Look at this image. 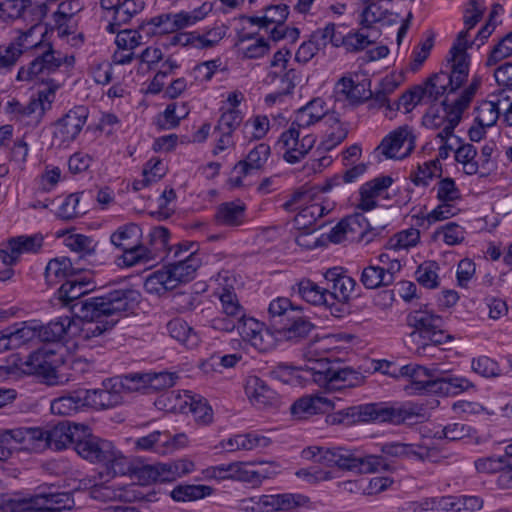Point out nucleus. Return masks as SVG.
Masks as SVG:
<instances>
[{
  "label": "nucleus",
  "mask_w": 512,
  "mask_h": 512,
  "mask_svg": "<svg viewBox=\"0 0 512 512\" xmlns=\"http://www.w3.org/2000/svg\"><path fill=\"white\" fill-rule=\"evenodd\" d=\"M93 288L89 280L72 277L58 288L53 299L81 320H92L100 314L125 313L139 303L140 294L132 288L114 289L82 300Z\"/></svg>",
  "instance_id": "nucleus-1"
},
{
  "label": "nucleus",
  "mask_w": 512,
  "mask_h": 512,
  "mask_svg": "<svg viewBox=\"0 0 512 512\" xmlns=\"http://www.w3.org/2000/svg\"><path fill=\"white\" fill-rule=\"evenodd\" d=\"M268 326L261 331L251 344L260 352L274 348L277 340L298 343L306 339L315 325L303 314L300 306L292 304L286 297L272 300L268 307Z\"/></svg>",
  "instance_id": "nucleus-2"
},
{
  "label": "nucleus",
  "mask_w": 512,
  "mask_h": 512,
  "mask_svg": "<svg viewBox=\"0 0 512 512\" xmlns=\"http://www.w3.org/2000/svg\"><path fill=\"white\" fill-rule=\"evenodd\" d=\"M472 387L467 378L447 374L435 364H418V423L427 420L429 411L439 406L436 395H457Z\"/></svg>",
  "instance_id": "nucleus-3"
},
{
  "label": "nucleus",
  "mask_w": 512,
  "mask_h": 512,
  "mask_svg": "<svg viewBox=\"0 0 512 512\" xmlns=\"http://www.w3.org/2000/svg\"><path fill=\"white\" fill-rule=\"evenodd\" d=\"M467 38V30L459 32L449 51L450 71L434 73L425 81L424 86L418 85V96H449L462 87L469 74V56L466 50L473 44Z\"/></svg>",
  "instance_id": "nucleus-4"
},
{
  "label": "nucleus",
  "mask_w": 512,
  "mask_h": 512,
  "mask_svg": "<svg viewBox=\"0 0 512 512\" xmlns=\"http://www.w3.org/2000/svg\"><path fill=\"white\" fill-rule=\"evenodd\" d=\"M302 455L305 459L314 460L328 467L335 466L359 473H374L388 469V464L382 456H363L344 447L310 446L303 450Z\"/></svg>",
  "instance_id": "nucleus-5"
},
{
  "label": "nucleus",
  "mask_w": 512,
  "mask_h": 512,
  "mask_svg": "<svg viewBox=\"0 0 512 512\" xmlns=\"http://www.w3.org/2000/svg\"><path fill=\"white\" fill-rule=\"evenodd\" d=\"M74 62V56L62 55L60 52L54 51L49 44L47 51L36 57L27 66L19 69L16 79L39 84L43 88L37 91V96H50L62 86V83L54 78H48V76L55 73L62 65L66 68L72 67Z\"/></svg>",
  "instance_id": "nucleus-6"
},
{
  "label": "nucleus",
  "mask_w": 512,
  "mask_h": 512,
  "mask_svg": "<svg viewBox=\"0 0 512 512\" xmlns=\"http://www.w3.org/2000/svg\"><path fill=\"white\" fill-rule=\"evenodd\" d=\"M416 415L413 403L401 404L398 406H385L381 403H370L359 406H352L337 412L328 417L332 424L355 422H390L395 425L404 423Z\"/></svg>",
  "instance_id": "nucleus-7"
},
{
  "label": "nucleus",
  "mask_w": 512,
  "mask_h": 512,
  "mask_svg": "<svg viewBox=\"0 0 512 512\" xmlns=\"http://www.w3.org/2000/svg\"><path fill=\"white\" fill-rule=\"evenodd\" d=\"M305 372L319 386L327 390H340L346 387H356L363 383L364 376L340 361H330L326 358L310 360Z\"/></svg>",
  "instance_id": "nucleus-8"
},
{
  "label": "nucleus",
  "mask_w": 512,
  "mask_h": 512,
  "mask_svg": "<svg viewBox=\"0 0 512 512\" xmlns=\"http://www.w3.org/2000/svg\"><path fill=\"white\" fill-rule=\"evenodd\" d=\"M212 10V5L204 3L192 11H180L178 13H162L140 24V31L145 38L175 33L184 28L195 25L203 20Z\"/></svg>",
  "instance_id": "nucleus-9"
},
{
  "label": "nucleus",
  "mask_w": 512,
  "mask_h": 512,
  "mask_svg": "<svg viewBox=\"0 0 512 512\" xmlns=\"http://www.w3.org/2000/svg\"><path fill=\"white\" fill-rule=\"evenodd\" d=\"M472 98H455L449 101L444 98L440 104H434L422 118V125L427 128L438 129L443 127L437 135L441 140L453 136L454 129L462 119V114L469 107Z\"/></svg>",
  "instance_id": "nucleus-10"
},
{
  "label": "nucleus",
  "mask_w": 512,
  "mask_h": 512,
  "mask_svg": "<svg viewBox=\"0 0 512 512\" xmlns=\"http://www.w3.org/2000/svg\"><path fill=\"white\" fill-rule=\"evenodd\" d=\"M73 498L69 493L38 494L30 499H12L5 501L0 512H84L71 510Z\"/></svg>",
  "instance_id": "nucleus-11"
},
{
  "label": "nucleus",
  "mask_w": 512,
  "mask_h": 512,
  "mask_svg": "<svg viewBox=\"0 0 512 512\" xmlns=\"http://www.w3.org/2000/svg\"><path fill=\"white\" fill-rule=\"evenodd\" d=\"M82 424L59 422L51 428H32V452L45 449L61 451L69 446L75 447Z\"/></svg>",
  "instance_id": "nucleus-12"
},
{
  "label": "nucleus",
  "mask_w": 512,
  "mask_h": 512,
  "mask_svg": "<svg viewBox=\"0 0 512 512\" xmlns=\"http://www.w3.org/2000/svg\"><path fill=\"white\" fill-rule=\"evenodd\" d=\"M399 83L396 76H386L381 80L379 89L373 93L371 80L366 75L348 72L335 83L334 93L336 96H363L366 92L369 93L368 96H388L395 91Z\"/></svg>",
  "instance_id": "nucleus-13"
},
{
  "label": "nucleus",
  "mask_w": 512,
  "mask_h": 512,
  "mask_svg": "<svg viewBox=\"0 0 512 512\" xmlns=\"http://www.w3.org/2000/svg\"><path fill=\"white\" fill-rule=\"evenodd\" d=\"M413 133L408 126H400L386 135L372 152V157L381 162L383 159H402L413 150Z\"/></svg>",
  "instance_id": "nucleus-14"
},
{
  "label": "nucleus",
  "mask_w": 512,
  "mask_h": 512,
  "mask_svg": "<svg viewBox=\"0 0 512 512\" xmlns=\"http://www.w3.org/2000/svg\"><path fill=\"white\" fill-rule=\"evenodd\" d=\"M74 450L91 463L103 464L113 455V443L92 435L89 427L82 424Z\"/></svg>",
  "instance_id": "nucleus-15"
},
{
  "label": "nucleus",
  "mask_w": 512,
  "mask_h": 512,
  "mask_svg": "<svg viewBox=\"0 0 512 512\" xmlns=\"http://www.w3.org/2000/svg\"><path fill=\"white\" fill-rule=\"evenodd\" d=\"M300 128L294 120L289 129L284 131L278 140V145L284 150L283 158L290 164L300 162L316 142V137L313 135L307 134L300 138Z\"/></svg>",
  "instance_id": "nucleus-16"
},
{
  "label": "nucleus",
  "mask_w": 512,
  "mask_h": 512,
  "mask_svg": "<svg viewBox=\"0 0 512 512\" xmlns=\"http://www.w3.org/2000/svg\"><path fill=\"white\" fill-rule=\"evenodd\" d=\"M87 116L88 110L84 106H76L69 110L55 123L52 145L57 147L68 146L82 130Z\"/></svg>",
  "instance_id": "nucleus-17"
},
{
  "label": "nucleus",
  "mask_w": 512,
  "mask_h": 512,
  "mask_svg": "<svg viewBox=\"0 0 512 512\" xmlns=\"http://www.w3.org/2000/svg\"><path fill=\"white\" fill-rule=\"evenodd\" d=\"M141 236V228L134 224H126L119 227L110 237L111 243L118 249L123 251V263L127 267L139 264L140 248L139 239Z\"/></svg>",
  "instance_id": "nucleus-18"
},
{
  "label": "nucleus",
  "mask_w": 512,
  "mask_h": 512,
  "mask_svg": "<svg viewBox=\"0 0 512 512\" xmlns=\"http://www.w3.org/2000/svg\"><path fill=\"white\" fill-rule=\"evenodd\" d=\"M123 387L121 381L106 379L99 388L85 389L88 409L107 410L121 404Z\"/></svg>",
  "instance_id": "nucleus-19"
},
{
  "label": "nucleus",
  "mask_w": 512,
  "mask_h": 512,
  "mask_svg": "<svg viewBox=\"0 0 512 512\" xmlns=\"http://www.w3.org/2000/svg\"><path fill=\"white\" fill-rule=\"evenodd\" d=\"M174 398L178 403L171 406V410L181 413L191 412L196 421L208 424L212 421L213 413L207 401L199 395H193L190 391H184L183 395L172 391L167 395L168 400Z\"/></svg>",
  "instance_id": "nucleus-20"
},
{
  "label": "nucleus",
  "mask_w": 512,
  "mask_h": 512,
  "mask_svg": "<svg viewBox=\"0 0 512 512\" xmlns=\"http://www.w3.org/2000/svg\"><path fill=\"white\" fill-rule=\"evenodd\" d=\"M32 428L0 429V460L5 461L15 451L32 452Z\"/></svg>",
  "instance_id": "nucleus-21"
},
{
  "label": "nucleus",
  "mask_w": 512,
  "mask_h": 512,
  "mask_svg": "<svg viewBox=\"0 0 512 512\" xmlns=\"http://www.w3.org/2000/svg\"><path fill=\"white\" fill-rule=\"evenodd\" d=\"M330 107L327 106L324 98H312L307 105L299 108L296 113L295 124L298 127H308L322 119L328 125L338 124L339 117L333 111L329 113Z\"/></svg>",
  "instance_id": "nucleus-22"
},
{
  "label": "nucleus",
  "mask_w": 512,
  "mask_h": 512,
  "mask_svg": "<svg viewBox=\"0 0 512 512\" xmlns=\"http://www.w3.org/2000/svg\"><path fill=\"white\" fill-rule=\"evenodd\" d=\"M43 245L41 235L18 236L10 238L5 248L0 249V259L7 266L16 264L22 253L38 252Z\"/></svg>",
  "instance_id": "nucleus-23"
},
{
  "label": "nucleus",
  "mask_w": 512,
  "mask_h": 512,
  "mask_svg": "<svg viewBox=\"0 0 512 512\" xmlns=\"http://www.w3.org/2000/svg\"><path fill=\"white\" fill-rule=\"evenodd\" d=\"M48 12L44 2L37 0H5L0 3V20H14L25 16L26 13L42 20Z\"/></svg>",
  "instance_id": "nucleus-24"
},
{
  "label": "nucleus",
  "mask_w": 512,
  "mask_h": 512,
  "mask_svg": "<svg viewBox=\"0 0 512 512\" xmlns=\"http://www.w3.org/2000/svg\"><path fill=\"white\" fill-rule=\"evenodd\" d=\"M43 99L49 98H29L25 102L13 99L8 102L7 109L9 113L13 114L18 120H26L29 124H38L42 120L45 111L50 107L51 102L48 101L46 107Z\"/></svg>",
  "instance_id": "nucleus-25"
},
{
  "label": "nucleus",
  "mask_w": 512,
  "mask_h": 512,
  "mask_svg": "<svg viewBox=\"0 0 512 512\" xmlns=\"http://www.w3.org/2000/svg\"><path fill=\"white\" fill-rule=\"evenodd\" d=\"M170 232L163 226L155 227L149 234V245H141L139 264L151 261L163 260L166 252H169Z\"/></svg>",
  "instance_id": "nucleus-26"
},
{
  "label": "nucleus",
  "mask_w": 512,
  "mask_h": 512,
  "mask_svg": "<svg viewBox=\"0 0 512 512\" xmlns=\"http://www.w3.org/2000/svg\"><path fill=\"white\" fill-rule=\"evenodd\" d=\"M442 325V318L435 314H425L418 318V335L423 340V350L430 344L436 346L446 342L449 335L442 330Z\"/></svg>",
  "instance_id": "nucleus-27"
},
{
  "label": "nucleus",
  "mask_w": 512,
  "mask_h": 512,
  "mask_svg": "<svg viewBox=\"0 0 512 512\" xmlns=\"http://www.w3.org/2000/svg\"><path fill=\"white\" fill-rule=\"evenodd\" d=\"M85 394L86 391L83 388L66 392L51 401L50 410L59 416H72L85 411L88 409Z\"/></svg>",
  "instance_id": "nucleus-28"
},
{
  "label": "nucleus",
  "mask_w": 512,
  "mask_h": 512,
  "mask_svg": "<svg viewBox=\"0 0 512 512\" xmlns=\"http://www.w3.org/2000/svg\"><path fill=\"white\" fill-rule=\"evenodd\" d=\"M246 393L250 401L258 408L276 407L280 403L278 393L257 376L248 379Z\"/></svg>",
  "instance_id": "nucleus-29"
},
{
  "label": "nucleus",
  "mask_w": 512,
  "mask_h": 512,
  "mask_svg": "<svg viewBox=\"0 0 512 512\" xmlns=\"http://www.w3.org/2000/svg\"><path fill=\"white\" fill-rule=\"evenodd\" d=\"M54 355V352L51 350L38 349L32 352L26 361V365L30 367L31 372L43 376L48 385L62 383L57 375L56 368L50 360Z\"/></svg>",
  "instance_id": "nucleus-30"
},
{
  "label": "nucleus",
  "mask_w": 512,
  "mask_h": 512,
  "mask_svg": "<svg viewBox=\"0 0 512 512\" xmlns=\"http://www.w3.org/2000/svg\"><path fill=\"white\" fill-rule=\"evenodd\" d=\"M258 504L254 509L258 512H276L289 510L302 506L308 502V498L301 494H277L258 496Z\"/></svg>",
  "instance_id": "nucleus-31"
},
{
  "label": "nucleus",
  "mask_w": 512,
  "mask_h": 512,
  "mask_svg": "<svg viewBox=\"0 0 512 512\" xmlns=\"http://www.w3.org/2000/svg\"><path fill=\"white\" fill-rule=\"evenodd\" d=\"M200 265L201 261L195 255V251H191L183 259L180 258L174 263L165 266L164 270L170 276V280H172L176 288L179 284L193 280Z\"/></svg>",
  "instance_id": "nucleus-32"
},
{
  "label": "nucleus",
  "mask_w": 512,
  "mask_h": 512,
  "mask_svg": "<svg viewBox=\"0 0 512 512\" xmlns=\"http://www.w3.org/2000/svg\"><path fill=\"white\" fill-rule=\"evenodd\" d=\"M392 183L393 179L390 176H380L364 183L360 187V202L357 207L363 211L374 209L377 206L376 197L389 188Z\"/></svg>",
  "instance_id": "nucleus-33"
},
{
  "label": "nucleus",
  "mask_w": 512,
  "mask_h": 512,
  "mask_svg": "<svg viewBox=\"0 0 512 512\" xmlns=\"http://www.w3.org/2000/svg\"><path fill=\"white\" fill-rule=\"evenodd\" d=\"M240 100L238 98H227L220 107L221 116L215 126V132L232 133L240 126L243 121V114L238 109Z\"/></svg>",
  "instance_id": "nucleus-34"
},
{
  "label": "nucleus",
  "mask_w": 512,
  "mask_h": 512,
  "mask_svg": "<svg viewBox=\"0 0 512 512\" xmlns=\"http://www.w3.org/2000/svg\"><path fill=\"white\" fill-rule=\"evenodd\" d=\"M103 10V19L107 22L106 31L110 34L116 33L122 25L130 22L133 18L120 5V0H100Z\"/></svg>",
  "instance_id": "nucleus-35"
},
{
  "label": "nucleus",
  "mask_w": 512,
  "mask_h": 512,
  "mask_svg": "<svg viewBox=\"0 0 512 512\" xmlns=\"http://www.w3.org/2000/svg\"><path fill=\"white\" fill-rule=\"evenodd\" d=\"M80 269L74 268L67 257L51 259L45 268V279L49 286H54L62 280L75 277Z\"/></svg>",
  "instance_id": "nucleus-36"
},
{
  "label": "nucleus",
  "mask_w": 512,
  "mask_h": 512,
  "mask_svg": "<svg viewBox=\"0 0 512 512\" xmlns=\"http://www.w3.org/2000/svg\"><path fill=\"white\" fill-rule=\"evenodd\" d=\"M36 326L23 323L21 328L14 330L0 331V353L19 347L20 345L38 337Z\"/></svg>",
  "instance_id": "nucleus-37"
},
{
  "label": "nucleus",
  "mask_w": 512,
  "mask_h": 512,
  "mask_svg": "<svg viewBox=\"0 0 512 512\" xmlns=\"http://www.w3.org/2000/svg\"><path fill=\"white\" fill-rule=\"evenodd\" d=\"M122 314L123 313L100 314L95 317V319L83 320L84 325L81 328L80 337L88 341L103 335L115 326Z\"/></svg>",
  "instance_id": "nucleus-38"
},
{
  "label": "nucleus",
  "mask_w": 512,
  "mask_h": 512,
  "mask_svg": "<svg viewBox=\"0 0 512 512\" xmlns=\"http://www.w3.org/2000/svg\"><path fill=\"white\" fill-rule=\"evenodd\" d=\"M271 440L256 433L238 434L222 443V446L229 452L238 450H253L256 448L268 447Z\"/></svg>",
  "instance_id": "nucleus-39"
},
{
  "label": "nucleus",
  "mask_w": 512,
  "mask_h": 512,
  "mask_svg": "<svg viewBox=\"0 0 512 512\" xmlns=\"http://www.w3.org/2000/svg\"><path fill=\"white\" fill-rule=\"evenodd\" d=\"M270 146L266 143H259L247 155L246 159L240 160L234 170L246 176L251 170L261 169L270 156Z\"/></svg>",
  "instance_id": "nucleus-40"
},
{
  "label": "nucleus",
  "mask_w": 512,
  "mask_h": 512,
  "mask_svg": "<svg viewBox=\"0 0 512 512\" xmlns=\"http://www.w3.org/2000/svg\"><path fill=\"white\" fill-rule=\"evenodd\" d=\"M245 219V205L235 202H226L221 204L215 214V220L218 224L224 226H239Z\"/></svg>",
  "instance_id": "nucleus-41"
},
{
  "label": "nucleus",
  "mask_w": 512,
  "mask_h": 512,
  "mask_svg": "<svg viewBox=\"0 0 512 512\" xmlns=\"http://www.w3.org/2000/svg\"><path fill=\"white\" fill-rule=\"evenodd\" d=\"M194 468L191 461L181 459L168 463H157L155 475H158V482H171L177 478L190 473Z\"/></svg>",
  "instance_id": "nucleus-42"
},
{
  "label": "nucleus",
  "mask_w": 512,
  "mask_h": 512,
  "mask_svg": "<svg viewBox=\"0 0 512 512\" xmlns=\"http://www.w3.org/2000/svg\"><path fill=\"white\" fill-rule=\"evenodd\" d=\"M352 106H359L367 102L368 100H374V104L370 106L385 107L390 112L395 110L404 109V113L411 112L416 104L413 102L414 98H394L393 101L390 98H348Z\"/></svg>",
  "instance_id": "nucleus-43"
},
{
  "label": "nucleus",
  "mask_w": 512,
  "mask_h": 512,
  "mask_svg": "<svg viewBox=\"0 0 512 512\" xmlns=\"http://www.w3.org/2000/svg\"><path fill=\"white\" fill-rule=\"evenodd\" d=\"M298 294L312 305H323L327 302L329 288L320 287L310 279H302L298 284Z\"/></svg>",
  "instance_id": "nucleus-44"
},
{
  "label": "nucleus",
  "mask_w": 512,
  "mask_h": 512,
  "mask_svg": "<svg viewBox=\"0 0 512 512\" xmlns=\"http://www.w3.org/2000/svg\"><path fill=\"white\" fill-rule=\"evenodd\" d=\"M360 282L366 289H377L389 286L394 282V278H391L383 269L371 263L362 270Z\"/></svg>",
  "instance_id": "nucleus-45"
},
{
  "label": "nucleus",
  "mask_w": 512,
  "mask_h": 512,
  "mask_svg": "<svg viewBox=\"0 0 512 512\" xmlns=\"http://www.w3.org/2000/svg\"><path fill=\"white\" fill-rule=\"evenodd\" d=\"M167 330L170 336L183 345L192 348L198 343V336L194 330L182 319L175 318L168 322Z\"/></svg>",
  "instance_id": "nucleus-46"
},
{
  "label": "nucleus",
  "mask_w": 512,
  "mask_h": 512,
  "mask_svg": "<svg viewBox=\"0 0 512 512\" xmlns=\"http://www.w3.org/2000/svg\"><path fill=\"white\" fill-rule=\"evenodd\" d=\"M69 317H60L38 329V338L43 342H56L64 338L70 327Z\"/></svg>",
  "instance_id": "nucleus-47"
},
{
  "label": "nucleus",
  "mask_w": 512,
  "mask_h": 512,
  "mask_svg": "<svg viewBox=\"0 0 512 512\" xmlns=\"http://www.w3.org/2000/svg\"><path fill=\"white\" fill-rule=\"evenodd\" d=\"M213 488L207 485H178L170 493L177 502L194 501L211 495Z\"/></svg>",
  "instance_id": "nucleus-48"
},
{
  "label": "nucleus",
  "mask_w": 512,
  "mask_h": 512,
  "mask_svg": "<svg viewBox=\"0 0 512 512\" xmlns=\"http://www.w3.org/2000/svg\"><path fill=\"white\" fill-rule=\"evenodd\" d=\"M144 288L149 293L162 294L168 290L175 288V284L170 280L164 269L155 271L147 277L144 283Z\"/></svg>",
  "instance_id": "nucleus-49"
},
{
  "label": "nucleus",
  "mask_w": 512,
  "mask_h": 512,
  "mask_svg": "<svg viewBox=\"0 0 512 512\" xmlns=\"http://www.w3.org/2000/svg\"><path fill=\"white\" fill-rule=\"evenodd\" d=\"M83 193L68 195L58 210V217L63 220H71L86 213V207L80 205Z\"/></svg>",
  "instance_id": "nucleus-50"
},
{
  "label": "nucleus",
  "mask_w": 512,
  "mask_h": 512,
  "mask_svg": "<svg viewBox=\"0 0 512 512\" xmlns=\"http://www.w3.org/2000/svg\"><path fill=\"white\" fill-rule=\"evenodd\" d=\"M439 269L440 267L435 261H428L418 265V284L427 289L439 287Z\"/></svg>",
  "instance_id": "nucleus-51"
},
{
  "label": "nucleus",
  "mask_w": 512,
  "mask_h": 512,
  "mask_svg": "<svg viewBox=\"0 0 512 512\" xmlns=\"http://www.w3.org/2000/svg\"><path fill=\"white\" fill-rule=\"evenodd\" d=\"M187 115V111L183 107L177 112V105L175 103L169 104L163 113H160L156 118V125L160 130H169L177 127L182 118Z\"/></svg>",
  "instance_id": "nucleus-52"
},
{
  "label": "nucleus",
  "mask_w": 512,
  "mask_h": 512,
  "mask_svg": "<svg viewBox=\"0 0 512 512\" xmlns=\"http://www.w3.org/2000/svg\"><path fill=\"white\" fill-rule=\"evenodd\" d=\"M170 442V434L168 432L153 431L147 436L138 438L135 441V447L138 450H154L160 451L162 447H166Z\"/></svg>",
  "instance_id": "nucleus-53"
},
{
  "label": "nucleus",
  "mask_w": 512,
  "mask_h": 512,
  "mask_svg": "<svg viewBox=\"0 0 512 512\" xmlns=\"http://www.w3.org/2000/svg\"><path fill=\"white\" fill-rule=\"evenodd\" d=\"M441 439L434 435L426 440L420 439L418 441V460L438 463L443 457L438 447V441Z\"/></svg>",
  "instance_id": "nucleus-54"
},
{
  "label": "nucleus",
  "mask_w": 512,
  "mask_h": 512,
  "mask_svg": "<svg viewBox=\"0 0 512 512\" xmlns=\"http://www.w3.org/2000/svg\"><path fill=\"white\" fill-rule=\"evenodd\" d=\"M499 115L500 112L497 102L483 100L477 107L475 123L481 124L482 126L492 127L496 124Z\"/></svg>",
  "instance_id": "nucleus-55"
},
{
  "label": "nucleus",
  "mask_w": 512,
  "mask_h": 512,
  "mask_svg": "<svg viewBox=\"0 0 512 512\" xmlns=\"http://www.w3.org/2000/svg\"><path fill=\"white\" fill-rule=\"evenodd\" d=\"M115 43L120 50L133 51L142 44L144 34L140 31V25L137 29L118 30Z\"/></svg>",
  "instance_id": "nucleus-56"
},
{
  "label": "nucleus",
  "mask_w": 512,
  "mask_h": 512,
  "mask_svg": "<svg viewBox=\"0 0 512 512\" xmlns=\"http://www.w3.org/2000/svg\"><path fill=\"white\" fill-rule=\"evenodd\" d=\"M512 55V31L502 37L490 51L486 66L496 65L501 60Z\"/></svg>",
  "instance_id": "nucleus-57"
},
{
  "label": "nucleus",
  "mask_w": 512,
  "mask_h": 512,
  "mask_svg": "<svg viewBox=\"0 0 512 512\" xmlns=\"http://www.w3.org/2000/svg\"><path fill=\"white\" fill-rule=\"evenodd\" d=\"M365 4L366 6L360 14L359 23L362 29H370L373 24L381 21L383 15H385V10L381 8L379 3L373 0H365Z\"/></svg>",
  "instance_id": "nucleus-58"
},
{
  "label": "nucleus",
  "mask_w": 512,
  "mask_h": 512,
  "mask_svg": "<svg viewBox=\"0 0 512 512\" xmlns=\"http://www.w3.org/2000/svg\"><path fill=\"white\" fill-rule=\"evenodd\" d=\"M471 367L475 373L485 378H494L501 375V369L498 363L487 356L474 358Z\"/></svg>",
  "instance_id": "nucleus-59"
},
{
  "label": "nucleus",
  "mask_w": 512,
  "mask_h": 512,
  "mask_svg": "<svg viewBox=\"0 0 512 512\" xmlns=\"http://www.w3.org/2000/svg\"><path fill=\"white\" fill-rule=\"evenodd\" d=\"M416 246V232L413 228L403 230L389 239L386 244L387 250L394 252L401 249L407 250L410 247Z\"/></svg>",
  "instance_id": "nucleus-60"
},
{
  "label": "nucleus",
  "mask_w": 512,
  "mask_h": 512,
  "mask_svg": "<svg viewBox=\"0 0 512 512\" xmlns=\"http://www.w3.org/2000/svg\"><path fill=\"white\" fill-rule=\"evenodd\" d=\"M355 286L356 282L353 278L343 275L339 280H337V283L328 286V299H337L341 301L348 300Z\"/></svg>",
  "instance_id": "nucleus-61"
},
{
  "label": "nucleus",
  "mask_w": 512,
  "mask_h": 512,
  "mask_svg": "<svg viewBox=\"0 0 512 512\" xmlns=\"http://www.w3.org/2000/svg\"><path fill=\"white\" fill-rule=\"evenodd\" d=\"M219 299L222 305V311L226 316L235 317L238 320L244 315L243 308L236 294L231 290L223 289Z\"/></svg>",
  "instance_id": "nucleus-62"
},
{
  "label": "nucleus",
  "mask_w": 512,
  "mask_h": 512,
  "mask_svg": "<svg viewBox=\"0 0 512 512\" xmlns=\"http://www.w3.org/2000/svg\"><path fill=\"white\" fill-rule=\"evenodd\" d=\"M72 2L62 1L58 5V10L53 14L54 22L57 27L59 37H66L70 34L66 22L72 17Z\"/></svg>",
  "instance_id": "nucleus-63"
},
{
  "label": "nucleus",
  "mask_w": 512,
  "mask_h": 512,
  "mask_svg": "<svg viewBox=\"0 0 512 512\" xmlns=\"http://www.w3.org/2000/svg\"><path fill=\"white\" fill-rule=\"evenodd\" d=\"M263 324L254 318H246L245 314L237 320V330L243 340L253 343L261 331Z\"/></svg>",
  "instance_id": "nucleus-64"
}]
</instances>
